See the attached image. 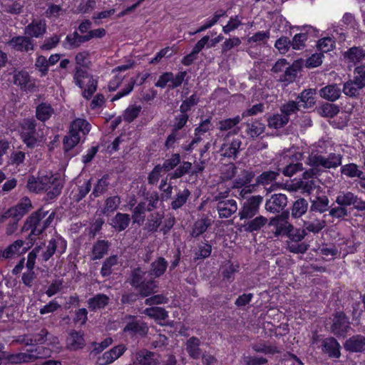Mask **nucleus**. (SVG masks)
<instances>
[{
	"mask_svg": "<svg viewBox=\"0 0 365 365\" xmlns=\"http://www.w3.org/2000/svg\"><path fill=\"white\" fill-rule=\"evenodd\" d=\"M344 57L350 63L356 64L365 58V49L361 46H353L344 53Z\"/></svg>",
	"mask_w": 365,
	"mask_h": 365,
	"instance_id": "nucleus-29",
	"label": "nucleus"
},
{
	"mask_svg": "<svg viewBox=\"0 0 365 365\" xmlns=\"http://www.w3.org/2000/svg\"><path fill=\"white\" fill-rule=\"evenodd\" d=\"M186 76L185 71H180L175 75L172 72H165L159 76L155 86L161 88L168 86L169 89H175L182 85Z\"/></svg>",
	"mask_w": 365,
	"mask_h": 365,
	"instance_id": "nucleus-7",
	"label": "nucleus"
},
{
	"mask_svg": "<svg viewBox=\"0 0 365 365\" xmlns=\"http://www.w3.org/2000/svg\"><path fill=\"white\" fill-rule=\"evenodd\" d=\"M280 170L281 168H278L277 171L268 170L263 172L256 178V185H263L268 192L272 191L274 187L273 182L279 175Z\"/></svg>",
	"mask_w": 365,
	"mask_h": 365,
	"instance_id": "nucleus-17",
	"label": "nucleus"
},
{
	"mask_svg": "<svg viewBox=\"0 0 365 365\" xmlns=\"http://www.w3.org/2000/svg\"><path fill=\"white\" fill-rule=\"evenodd\" d=\"M340 154L330 153L327 158L321 155V167L325 168H336L341 164Z\"/></svg>",
	"mask_w": 365,
	"mask_h": 365,
	"instance_id": "nucleus-40",
	"label": "nucleus"
},
{
	"mask_svg": "<svg viewBox=\"0 0 365 365\" xmlns=\"http://www.w3.org/2000/svg\"><path fill=\"white\" fill-rule=\"evenodd\" d=\"M300 109L301 107H299L297 101H289L287 103L282 105L280 108L282 113L287 118H289L290 115L296 113L297 111Z\"/></svg>",
	"mask_w": 365,
	"mask_h": 365,
	"instance_id": "nucleus-63",
	"label": "nucleus"
},
{
	"mask_svg": "<svg viewBox=\"0 0 365 365\" xmlns=\"http://www.w3.org/2000/svg\"><path fill=\"white\" fill-rule=\"evenodd\" d=\"M87 41L88 38L85 35H80L77 31H74L67 35L66 40L63 42V46L65 48L73 49Z\"/></svg>",
	"mask_w": 365,
	"mask_h": 365,
	"instance_id": "nucleus-28",
	"label": "nucleus"
},
{
	"mask_svg": "<svg viewBox=\"0 0 365 365\" xmlns=\"http://www.w3.org/2000/svg\"><path fill=\"white\" fill-rule=\"evenodd\" d=\"M14 83L24 91H32L36 88L34 81L31 80L30 75L26 71L16 73L14 76Z\"/></svg>",
	"mask_w": 365,
	"mask_h": 365,
	"instance_id": "nucleus-16",
	"label": "nucleus"
},
{
	"mask_svg": "<svg viewBox=\"0 0 365 365\" xmlns=\"http://www.w3.org/2000/svg\"><path fill=\"white\" fill-rule=\"evenodd\" d=\"M109 297L104 294H98L88 300V307L91 311L103 309L109 303Z\"/></svg>",
	"mask_w": 365,
	"mask_h": 365,
	"instance_id": "nucleus-35",
	"label": "nucleus"
},
{
	"mask_svg": "<svg viewBox=\"0 0 365 365\" xmlns=\"http://www.w3.org/2000/svg\"><path fill=\"white\" fill-rule=\"evenodd\" d=\"M319 210V203L314 200L309 211V220L304 222L305 230L317 233L319 232V222L316 212Z\"/></svg>",
	"mask_w": 365,
	"mask_h": 365,
	"instance_id": "nucleus-21",
	"label": "nucleus"
},
{
	"mask_svg": "<svg viewBox=\"0 0 365 365\" xmlns=\"http://www.w3.org/2000/svg\"><path fill=\"white\" fill-rule=\"evenodd\" d=\"M39 209L29 216L24 223L21 231L22 232L30 230L29 238L35 240L36 237L41 235L43 231L51 226L55 217V212H51Z\"/></svg>",
	"mask_w": 365,
	"mask_h": 365,
	"instance_id": "nucleus-2",
	"label": "nucleus"
},
{
	"mask_svg": "<svg viewBox=\"0 0 365 365\" xmlns=\"http://www.w3.org/2000/svg\"><path fill=\"white\" fill-rule=\"evenodd\" d=\"M130 217L128 214L118 212L111 220V226L118 232L125 230L129 225Z\"/></svg>",
	"mask_w": 365,
	"mask_h": 365,
	"instance_id": "nucleus-33",
	"label": "nucleus"
},
{
	"mask_svg": "<svg viewBox=\"0 0 365 365\" xmlns=\"http://www.w3.org/2000/svg\"><path fill=\"white\" fill-rule=\"evenodd\" d=\"M199 102V98L196 94H192L189 98H186L182 102V104L180 106V113H187L188 111L191 110V108L197 104Z\"/></svg>",
	"mask_w": 365,
	"mask_h": 365,
	"instance_id": "nucleus-62",
	"label": "nucleus"
},
{
	"mask_svg": "<svg viewBox=\"0 0 365 365\" xmlns=\"http://www.w3.org/2000/svg\"><path fill=\"white\" fill-rule=\"evenodd\" d=\"M350 329L349 318L343 312H336L331 325V333L337 337H344Z\"/></svg>",
	"mask_w": 365,
	"mask_h": 365,
	"instance_id": "nucleus-11",
	"label": "nucleus"
},
{
	"mask_svg": "<svg viewBox=\"0 0 365 365\" xmlns=\"http://www.w3.org/2000/svg\"><path fill=\"white\" fill-rule=\"evenodd\" d=\"M146 211H148L146 209V203L144 202H139L133 212L132 219L133 223H136L139 225H142L145 220Z\"/></svg>",
	"mask_w": 365,
	"mask_h": 365,
	"instance_id": "nucleus-46",
	"label": "nucleus"
},
{
	"mask_svg": "<svg viewBox=\"0 0 365 365\" xmlns=\"http://www.w3.org/2000/svg\"><path fill=\"white\" fill-rule=\"evenodd\" d=\"M40 250L41 247L39 246L36 247L28 254L27 256V261L26 262V272L23 273L21 281L23 284L28 287H31L33 286V282L36 278L34 267L36 264V259Z\"/></svg>",
	"mask_w": 365,
	"mask_h": 365,
	"instance_id": "nucleus-9",
	"label": "nucleus"
},
{
	"mask_svg": "<svg viewBox=\"0 0 365 365\" xmlns=\"http://www.w3.org/2000/svg\"><path fill=\"white\" fill-rule=\"evenodd\" d=\"M339 113V107L329 103H321V115L334 118Z\"/></svg>",
	"mask_w": 365,
	"mask_h": 365,
	"instance_id": "nucleus-53",
	"label": "nucleus"
},
{
	"mask_svg": "<svg viewBox=\"0 0 365 365\" xmlns=\"http://www.w3.org/2000/svg\"><path fill=\"white\" fill-rule=\"evenodd\" d=\"M287 235L290 240L289 242H299L304 239L305 232L304 230H301L299 229H295L292 225H289L287 227Z\"/></svg>",
	"mask_w": 365,
	"mask_h": 365,
	"instance_id": "nucleus-61",
	"label": "nucleus"
},
{
	"mask_svg": "<svg viewBox=\"0 0 365 365\" xmlns=\"http://www.w3.org/2000/svg\"><path fill=\"white\" fill-rule=\"evenodd\" d=\"M344 348L349 353H363L365 351V336L355 334L348 338L344 343Z\"/></svg>",
	"mask_w": 365,
	"mask_h": 365,
	"instance_id": "nucleus-13",
	"label": "nucleus"
},
{
	"mask_svg": "<svg viewBox=\"0 0 365 365\" xmlns=\"http://www.w3.org/2000/svg\"><path fill=\"white\" fill-rule=\"evenodd\" d=\"M255 177V174L253 172L250 171H244L243 176L242 178H239L235 179L233 182V187L235 188H241L246 185L250 184L252 179Z\"/></svg>",
	"mask_w": 365,
	"mask_h": 365,
	"instance_id": "nucleus-58",
	"label": "nucleus"
},
{
	"mask_svg": "<svg viewBox=\"0 0 365 365\" xmlns=\"http://www.w3.org/2000/svg\"><path fill=\"white\" fill-rule=\"evenodd\" d=\"M190 195V192L188 189L185 188L183 190H179L170 204L171 208L178 210L182 207L186 203Z\"/></svg>",
	"mask_w": 365,
	"mask_h": 365,
	"instance_id": "nucleus-41",
	"label": "nucleus"
},
{
	"mask_svg": "<svg viewBox=\"0 0 365 365\" xmlns=\"http://www.w3.org/2000/svg\"><path fill=\"white\" fill-rule=\"evenodd\" d=\"M211 225V220L207 217H201L197 220L194 225L191 232V236L192 237H197L203 234L207 229Z\"/></svg>",
	"mask_w": 365,
	"mask_h": 365,
	"instance_id": "nucleus-38",
	"label": "nucleus"
},
{
	"mask_svg": "<svg viewBox=\"0 0 365 365\" xmlns=\"http://www.w3.org/2000/svg\"><path fill=\"white\" fill-rule=\"evenodd\" d=\"M39 357V352L37 351V349H31L28 352L10 354L7 359L11 363L19 364L34 361Z\"/></svg>",
	"mask_w": 365,
	"mask_h": 365,
	"instance_id": "nucleus-24",
	"label": "nucleus"
},
{
	"mask_svg": "<svg viewBox=\"0 0 365 365\" xmlns=\"http://www.w3.org/2000/svg\"><path fill=\"white\" fill-rule=\"evenodd\" d=\"M322 350L330 358L339 359L341 356V346L334 337L326 338L322 341Z\"/></svg>",
	"mask_w": 365,
	"mask_h": 365,
	"instance_id": "nucleus-20",
	"label": "nucleus"
},
{
	"mask_svg": "<svg viewBox=\"0 0 365 365\" xmlns=\"http://www.w3.org/2000/svg\"><path fill=\"white\" fill-rule=\"evenodd\" d=\"M265 125L258 120H252L245 123V133L247 136L255 138L264 133Z\"/></svg>",
	"mask_w": 365,
	"mask_h": 365,
	"instance_id": "nucleus-31",
	"label": "nucleus"
},
{
	"mask_svg": "<svg viewBox=\"0 0 365 365\" xmlns=\"http://www.w3.org/2000/svg\"><path fill=\"white\" fill-rule=\"evenodd\" d=\"M303 66L304 60L302 58L294 61L292 65L286 67L284 73L280 75L279 81L286 83V84L293 83Z\"/></svg>",
	"mask_w": 365,
	"mask_h": 365,
	"instance_id": "nucleus-12",
	"label": "nucleus"
},
{
	"mask_svg": "<svg viewBox=\"0 0 365 365\" xmlns=\"http://www.w3.org/2000/svg\"><path fill=\"white\" fill-rule=\"evenodd\" d=\"M336 47L335 39L333 37H322L321 38V58L324 56V53L333 51ZM322 59H321V64Z\"/></svg>",
	"mask_w": 365,
	"mask_h": 365,
	"instance_id": "nucleus-57",
	"label": "nucleus"
},
{
	"mask_svg": "<svg viewBox=\"0 0 365 365\" xmlns=\"http://www.w3.org/2000/svg\"><path fill=\"white\" fill-rule=\"evenodd\" d=\"M341 173L342 175L351 178L356 177L359 178L362 175V171L359 169L358 165L355 163H348L341 166Z\"/></svg>",
	"mask_w": 365,
	"mask_h": 365,
	"instance_id": "nucleus-54",
	"label": "nucleus"
},
{
	"mask_svg": "<svg viewBox=\"0 0 365 365\" xmlns=\"http://www.w3.org/2000/svg\"><path fill=\"white\" fill-rule=\"evenodd\" d=\"M67 341L68 344L73 350L81 349L85 344V340L83 339V334L76 331H73L70 333Z\"/></svg>",
	"mask_w": 365,
	"mask_h": 365,
	"instance_id": "nucleus-44",
	"label": "nucleus"
},
{
	"mask_svg": "<svg viewBox=\"0 0 365 365\" xmlns=\"http://www.w3.org/2000/svg\"><path fill=\"white\" fill-rule=\"evenodd\" d=\"M108 185V175H104L97 181V183L95 185L91 196L98 197L103 195L107 191Z\"/></svg>",
	"mask_w": 365,
	"mask_h": 365,
	"instance_id": "nucleus-47",
	"label": "nucleus"
},
{
	"mask_svg": "<svg viewBox=\"0 0 365 365\" xmlns=\"http://www.w3.org/2000/svg\"><path fill=\"white\" fill-rule=\"evenodd\" d=\"M91 125L84 119L77 118L74 120L70 125L69 133L63 138V148L66 151H68L74 148L80 141L81 135L88 134L90 131Z\"/></svg>",
	"mask_w": 365,
	"mask_h": 365,
	"instance_id": "nucleus-4",
	"label": "nucleus"
},
{
	"mask_svg": "<svg viewBox=\"0 0 365 365\" xmlns=\"http://www.w3.org/2000/svg\"><path fill=\"white\" fill-rule=\"evenodd\" d=\"M127 324L123 328V332L131 336H145L148 331V327L142 320L137 319L135 316L127 315L125 317Z\"/></svg>",
	"mask_w": 365,
	"mask_h": 365,
	"instance_id": "nucleus-10",
	"label": "nucleus"
},
{
	"mask_svg": "<svg viewBox=\"0 0 365 365\" xmlns=\"http://www.w3.org/2000/svg\"><path fill=\"white\" fill-rule=\"evenodd\" d=\"M357 196L351 192H341L336 199V202L341 206H350L355 205Z\"/></svg>",
	"mask_w": 365,
	"mask_h": 365,
	"instance_id": "nucleus-43",
	"label": "nucleus"
},
{
	"mask_svg": "<svg viewBox=\"0 0 365 365\" xmlns=\"http://www.w3.org/2000/svg\"><path fill=\"white\" fill-rule=\"evenodd\" d=\"M242 142L239 139H234L230 143H224L222 145L220 151L222 155L227 158H236Z\"/></svg>",
	"mask_w": 365,
	"mask_h": 365,
	"instance_id": "nucleus-34",
	"label": "nucleus"
},
{
	"mask_svg": "<svg viewBox=\"0 0 365 365\" xmlns=\"http://www.w3.org/2000/svg\"><path fill=\"white\" fill-rule=\"evenodd\" d=\"M120 198L118 195L111 196L105 200V205L103 210V213L106 215H109L110 213L115 211L120 204Z\"/></svg>",
	"mask_w": 365,
	"mask_h": 365,
	"instance_id": "nucleus-49",
	"label": "nucleus"
},
{
	"mask_svg": "<svg viewBox=\"0 0 365 365\" xmlns=\"http://www.w3.org/2000/svg\"><path fill=\"white\" fill-rule=\"evenodd\" d=\"M49 182L48 183L47 196L49 199H54L58 196L63 188V182L58 175L49 173Z\"/></svg>",
	"mask_w": 365,
	"mask_h": 365,
	"instance_id": "nucleus-22",
	"label": "nucleus"
},
{
	"mask_svg": "<svg viewBox=\"0 0 365 365\" xmlns=\"http://www.w3.org/2000/svg\"><path fill=\"white\" fill-rule=\"evenodd\" d=\"M316 91L314 89L304 90L297 98L299 107L308 108L312 107L316 102Z\"/></svg>",
	"mask_w": 365,
	"mask_h": 365,
	"instance_id": "nucleus-30",
	"label": "nucleus"
},
{
	"mask_svg": "<svg viewBox=\"0 0 365 365\" xmlns=\"http://www.w3.org/2000/svg\"><path fill=\"white\" fill-rule=\"evenodd\" d=\"M289 120V118L281 114H275L268 118V126L272 128L279 129L284 127Z\"/></svg>",
	"mask_w": 365,
	"mask_h": 365,
	"instance_id": "nucleus-51",
	"label": "nucleus"
},
{
	"mask_svg": "<svg viewBox=\"0 0 365 365\" xmlns=\"http://www.w3.org/2000/svg\"><path fill=\"white\" fill-rule=\"evenodd\" d=\"M200 340L196 336H192L187 340L185 349L190 358L198 359L203 354L202 349L200 348Z\"/></svg>",
	"mask_w": 365,
	"mask_h": 365,
	"instance_id": "nucleus-27",
	"label": "nucleus"
},
{
	"mask_svg": "<svg viewBox=\"0 0 365 365\" xmlns=\"http://www.w3.org/2000/svg\"><path fill=\"white\" fill-rule=\"evenodd\" d=\"M168 265L165 259L159 257L150 264L148 272L140 267L134 268L130 272L129 283L141 297H147L157 292L158 282L154 279L163 275Z\"/></svg>",
	"mask_w": 365,
	"mask_h": 365,
	"instance_id": "nucleus-1",
	"label": "nucleus"
},
{
	"mask_svg": "<svg viewBox=\"0 0 365 365\" xmlns=\"http://www.w3.org/2000/svg\"><path fill=\"white\" fill-rule=\"evenodd\" d=\"M247 221L242 225V228L246 232L254 233L259 232L267 223L268 220L262 215H258L251 219H246Z\"/></svg>",
	"mask_w": 365,
	"mask_h": 365,
	"instance_id": "nucleus-18",
	"label": "nucleus"
},
{
	"mask_svg": "<svg viewBox=\"0 0 365 365\" xmlns=\"http://www.w3.org/2000/svg\"><path fill=\"white\" fill-rule=\"evenodd\" d=\"M31 208V200L28 197L23 198L16 205L9 208L0 215V224L9 223L19 225V222Z\"/></svg>",
	"mask_w": 365,
	"mask_h": 365,
	"instance_id": "nucleus-5",
	"label": "nucleus"
},
{
	"mask_svg": "<svg viewBox=\"0 0 365 365\" xmlns=\"http://www.w3.org/2000/svg\"><path fill=\"white\" fill-rule=\"evenodd\" d=\"M262 202L263 197L259 195L248 197L239 211L240 219H251L256 216L259 213Z\"/></svg>",
	"mask_w": 365,
	"mask_h": 365,
	"instance_id": "nucleus-6",
	"label": "nucleus"
},
{
	"mask_svg": "<svg viewBox=\"0 0 365 365\" xmlns=\"http://www.w3.org/2000/svg\"><path fill=\"white\" fill-rule=\"evenodd\" d=\"M307 202L304 199L300 198L297 200L292 206V217L294 218L301 217L304 213L306 212L307 210Z\"/></svg>",
	"mask_w": 365,
	"mask_h": 365,
	"instance_id": "nucleus-55",
	"label": "nucleus"
},
{
	"mask_svg": "<svg viewBox=\"0 0 365 365\" xmlns=\"http://www.w3.org/2000/svg\"><path fill=\"white\" fill-rule=\"evenodd\" d=\"M318 172H314V169L306 170L303 174V179L296 183V188L302 189L305 192H310L313 189H317L318 193L319 188L315 183Z\"/></svg>",
	"mask_w": 365,
	"mask_h": 365,
	"instance_id": "nucleus-14",
	"label": "nucleus"
},
{
	"mask_svg": "<svg viewBox=\"0 0 365 365\" xmlns=\"http://www.w3.org/2000/svg\"><path fill=\"white\" fill-rule=\"evenodd\" d=\"M110 243L108 241L105 240H97L92 248V257L93 260L100 259L103 258L106 255L108 254Z\"/></svg>",
	"mask_w": 365,
	"mask_h": 365,
	"instance_id": "nucleus-32",
	"label": "nucleus"
},
{
	"mask_svg": "<svg viewBox=\"0 0 365 365\" xmlns=\"http://www.w3.org/2000/svg\"><path fill=\"white\" fill-rule=\"evenodd\" d=\"M163 218V216L160 212H155L150 215L145 225L148 232H156L162 223Z\"/></svg>",
	"mask_w": 365,
	"mask_h": 365,
	"instance_id": "nucleus-48",
	"label": "nucleus"
},
{
	"mask_svg": "<svg viewBox=\"0 0 365 365\" xmlns=\"http://www.w3.org/2000/svg\"><path fill=\"white\" fill-rule=\"evenodd\" d=\"M241 115H237L234 118H226L219 121L217 128L220 131L230 130L227 135H236L239 133L240 128H235L242 120Z\"/></svg>",
	"mask_w": 365,
	"mask_h": 365,
	"instance_id": "nucleus-23",
	"label": "nucleus"
},
{
	"mask_svg": "<svg viewBox=\"0 0 365 365\" xmlns=\"http://www.w3.org/2000/svg\"><path fill=\"white\" fill-rule=\"evenodd\" d=\"M54 113V109L48 103H41L36 108V117L41 122L48 120Z\"/></svg>",
	"mask_w": 365,
	"mask_h": 365,
	"instance_id": "nucleus-36",
	"label": "nucleus"
},
{
	"mask_svg": "<svg viewBox=\"0 0 365 365\" xmlns=\"http://www.w3.org/2000/svg\"><path fill=\"white\" fill-rule=\"evenodd\" d=\"M127 348L124 344H119L118 346H114L111 349L108 351H106L101 360V364L106 365L113 363L115 360L118 359L126 351Z\"/></svg>",
	"mask_w": 365,
	"mask_h": 365,
	"instance_id": "nucleus-25",
	"label": "nucleus"
},
{
	"mask_svg": "<svg viewBox=\"0 0 365 365\" xmlns=\"http://www.w3.org/2000/svg\"><path fill=\"white\" fill-rule=\"evenodd\" d=\"M143 313L150 318L160 320H165L168 317V312L159 307L146 308Z\"/></svg>",
	"mask_w": 365,
	"mask_h": 365,
	"instance_id": "nucleus-50",
	"label": "nucleus"
},
{
	"mask_svg": "<svg viewBox=\"0 0 365 365\" xmlns=\"http://www.w3.org/2000/svg\"><path fill=\"white\" fill-rule=\"evenodd\" d=\"M67 247L66 241L59 235L53 237L46 246V250L42 255V259L47 262L54 254L61 256L66 252Z\"/></svg>",
	"mask_w": 365,
	"mask_h": 365,
	"instance_id": "nucleus-8",
	"label": "nucleus"
},
{
	"mask_svg": "<svg viewBox=\"0 0 365 365\" xmlns=\"http://www.w3.org/2000/svg\"><path fill=\"white\" fill-rule=\"evenodd\" d=\"M287 198L284 194H274L266 201L265 209L272 213L279 212L287 206Z\"/></svg>",
	"mask_w": 365,
	"mask_h": 365,
	"instance_id": "nucleus-15",
	"label": "nucleus"
},
{
	"mask_svg": "<svg viewBox=\"0 0 365 365\" xmlns=\"http://www.w3.org/2000/svg\"><path fill=\"white\" fill-rule=\"evenodd\" d=\"M180 163V155L178 153H174L171 157L165 160L161 165L163 172H168L174 169Z\"/></svg>",
	"mask_w": 365,
	"mask_h": 365,
	"instance_id": "nucleus-59",
	"label": "nucleus"
},
{
	"mask_svg": "<svg viewBox=\"0 0 365 365\" xmlns=\"http://www.w3.org/2000/svg\"><path fill=\"white\" fill-rule=\"evenodd\" d=\"M220 218H228L237 212V202L233 199L223 200L219 201L216 206Z\"/></svg>",
	"mask_w": 365,
	"mask_h": 365,
	"instance_id": "nucleus-19",
	"label": "nucleus"
},
{
	"mask_svg": "<svg viewBox=\"0 0 365 365\" xmlns=\"http://www.w3.org/2000/svg\"><path fill=\"white\" fill-rule=\"evenodd\" d=\"M87 78H88L87 71L80 66H76L73 74V81L75 84L82 89L84 85L83 79Z\"/></svg>",
	"mask_w": 365,
	"mask_h": 365,
	"instance_id": "nucleus-60",
	"label": "nucleus"
},
{
	"mask_svg": "<svg viewBox=\"0 0 365 365\" xmlns=\"http://www.w3.org/2000/svg\"><path fill=\"white\" fill-rule=\"evenodd\" d=\"M118 263L117 255H112L108 257L103 263L101 269V274L103 277H109L113 271V267L116 266Z\"/></svg>",
	"mask_w": 365,
	"mask_h": 365,
	"instance_id": "nucleus-45",
	"label": "nucleus"
},
{
	"mask_svg": "<svg viewBox=\"0 0 365 365\" xmlns=\"http://www.w3.org/2000/svg\"><path fill=\"white\" fill-rule=\"evenodd\" d=\"M359 88L365 87V66H359L354 69V80Z\"/></svg>",
	"mask_w": 365,
	"mask_h": 365,
	"instance_id": "nucleus-64",
	"label": "nucleus"
},
{
	"mask_svg": "<svg viewBox=\"0 0 365 365\" xmlns=\"http://www.w3.org/2000/svg\"><path fill=\"white\" fill-rule=\"evenodd\" d=\"M154 356V353L143 349L135 354L134 360L140 365H155L156 359Z\"/></svg>",
	"mask_w": 365,
	"mask_h": 365,
	"instance_id": "nucleus-37",
	"label": "nucleus"
},
{
	"mask_svg": "<svg viewBox=\"0 0 365 365\" xmlns=\"http://www.w3.org/2000/svg\"><path fill=\"white\" fill-rule=\"evenodd\" d=\"M341 96V89L336 84L329 85L321 88V97L330 101H335Z\"/></svg>",
	"mask_w": 365,
	"mask_h": 365,
	"instance_id": "nucleus-39",
	"label": "nucleus"
},
{
	"mask_svg": "<svg viewBox=\"0 0 365 365\" xmlns=\"http://www.w3.org/2000/svg\"><path fill=\"white\" fill-rule=\"evenodd\" d=\"M24 242L22 240H17L9 245L4 252V259H11L14 255L20 254V249L24 246Z\"/></svg>",
	"mask_w": 365,
	"mask_h": 365,
	"instance_id": "nucleus-52",
	"label": "nucleus"
},
{
	"mask_svg": "<svg viewBox=\"0 0 365 365\" xmlns=\"http://www.w3.org/2000/svg\"><path fill=\"white\" fill-rule=\"evenodd\" d=\"M43 125L38 124L34 118H26L21 123V138L29 148H34L37 143L43 140Z\"/></svg>",
	"mask_w": 365,
	"mask_h": 365,
	"instance_id": "nucleus-3",
	"label": "nucleus"
},
{
	"mask_svg": "<svg viewBox=\"0 0 365 365\" xmlns=\"http://www.w3.org/2000/svg\"><path fill=\"white\" fill-rule=\"evenodd\" d=\"M9 45L17 51L28 52L33 50V43L31 40L26 36H16L12 38Z\"/></svg>",
	"mask_w": 365,
	"mask_h": 365,
	"instance_id": "nucleus-26",
	"label": "nucleus"
},
{
	"mask_svg": "<svg viewBox=\"0 0 365 365\" xmlns=\"http://www.w3.org/2000/svg\"><path fill=\"white\" fill-rule=\"evenodd\" d=\"M46 24H28L25 34L31 37L38 38L46 32Z\"/></svg>",
	"mask_w": 365,
	"mask_h": 365,
	"instance_id": "nucleus-56",
	"label": "nucleus"
},
{
	"mask_svg": "<svg viewBox=\"0 0 365 365\" xmlns=\"http://www.w3.org/2000/svg\"><path fill=\"white\" fill-rule=\"evenodd\" d=\"M287 157L284 156L283 160L284 161H287L288 163V165H287L284 168H281L280 171L287 177H292L297 172L302 171L303 170L302 163H294L293 160L289 158V160H287Z\"/></svg>",
	"mask_w": 365,
	"mask_h": 365,
	"instance_id": "nucleus-42",
	"label": "nucleus"
}]
</instances>
